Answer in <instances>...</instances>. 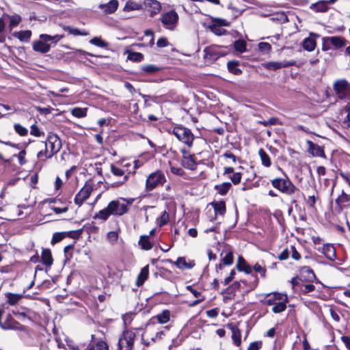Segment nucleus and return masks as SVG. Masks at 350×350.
Listing matches in <instances>:
<instances>
[{
  "label": "nucleus",
  "mask_w": 350,
  "mask_h": 350,
  "mask_svg": "<svg viewBox=\"0 0 350 350\" xmlns=\"http://www.w3.org/2000/svg\"><path fill=\"white\" fill-rule=\"evenodd\" d=\"M111 172L113 175L116 176H122L124 174V170L113 164L111 165Z\"/></svg>",
  "instance_id": "603ef678"
},
{
  "label": "nucleus",
  "mask_w": 350,
  "mask_h": 350,
  "mask_svg": "<svg viewBox=\"0 0 350 350\" xmlns=\"http://www.w3.org/2000/svg\"><path fill=\"white\" fill-rule=\"evenodd\" d=\"M170 263L175 265L180 269H192L196 263L193 260H187L185 257H178L176 261L172 260H168Z\"/></svg>",
  "instance_id": "dca6fc26"
},
{
  "label": "nucleus",
  "mask_w": 350,
  "mask_h": 350,
  "mask_svg": "<svg viewBox=\"0 0 350 350\" xmlns=\"http://www.w3.org/2000/svg\"><path fill=\"white\" fill-rule=\"evenodd\" d=\"M321 251L327 259L333 261L336 258V249L333 245H324L322 247Z\"/></svg>",
  "instance_id": "412c9836"
},
{
  "label": "nucleus",
  "mask_w": 350,
  "mask_h": 350,
  "mask_svg": "<svg viewBox=\"0 0 350 350\" xmlns=\"http://www.w3.org/2000/svg\"><path fill=\"white\" fill-rule=\"evenodd\" d=\"M225 255L222 257V262L224 265H230L233 263L234 257L231 250H226L221 252V256Z\"/></svg>",
  "instance_id": "c85d7f7f"
},
{
  "label": "nucleus",
  "mask_w": 350,
  "mask_h": 350,
  "mask_svg": "<svg viewBox=\"0 0 350 350\" xmlns=\"http://www.w3.org/2000/svg\"><path fill=\"white\" fill-rule=\"evenodd\" d=\"M213 208L215 215H223L226 212V204L224 201L213 203Z\"/></svg>",
  "instance_id": "c9c22d12"
},
{
  "label": "nucleus",
  "mask_w": 350,
  "mask_h": 350,
  "mask_svg": "<svg viewBox=\"0 0 350 350\" xmlns=\"http://www.w3.org/2000/svg\"><path fill=\"white\" fill-rule=\"evenodd\" d=\"M347 43V40L342 36L323 37L322 38V50L326 51L332 48L339 49L344 47Z\"/></svg>",
  "instance_id": "0eeeda50"
},
{
  "label": "nucleus",
  "mask_w": 350,
  "mask_h": 350,
  "mask_svg": "<svg viewBox=\"0 0 350 350\" xmlns=\"http://www.w3.org/2000/svg\"><path fill=\"white\" fill-rule=\"evenodd\" d=\"M258 154L260 157L262 164L267 167H269L271 162L269 156L266 153V152L262 148H260L258 150Z\"/></svg>",
  "instance_id": "f704fd0d"
},
{
  "label": "nucleus",
  "mask_w": 350,
  "mask_h": 350,
  "mask_svg": "<svg viewBox=\"0 0 350 350\" xmlns=\"http://www.w3.org/2000/svg\"><path fill=\"white\" fill-rule=\"evenodd\" d=\"M234 275H235V271L234 270H232L230 273V275L228 277H227L225 280H224V285H227L234 278Z\"/></svg>",
  "instance_id": "338daca9"
},
{
  "label": "nucleus",
  "mask_w": 350,
  "mask_h": 350,
  "mask_svg": "<svg viewBox=\"0 0 350 350\" xmlns=\"http://www.w3.org/2000/svg\"><path fill=\"white\" fill-rule=\"evenodd\" d=\"M206 313L208 317L215 318L218 315V310L217 308H214L207 310Z\"/></svg>",
  "instance_id": "69168bd1"
},
{
  "label": "nucleus",
  "mask_w": 350,
  "mask_h": 350,
  "mask_svg": "<svg viewBox=\"0 0 350 350\" xmlns=\"http://www.w3.org/2000/svg\"><path fill=\"white\" fill-rule=\"evenodd\" d=\"M90 42L92 44H94L95 46L101 47V48H105L107 46L108 44L103 40H102L100 38L95 37L90 40Z\"/></svg>",
  "instance_id": "c03bdc74"
},
{
  "label": "nucleus",
  "mask_w": 350,
  "mask_h": 350,
  "mask_svg": "<svg viewBox=\"0 0 350 350\" xmlns=\"http://www.w3.org/2000/svg\"><path fill=\"white\" fill-rule=\"evenodd\" d=\"M172 133L179 141L189 147L192 146L194 136L189 129L183 126H176L173 129Z\"/></svg>",
  "instance_id": "9d476101"
},
{
  "label": "nucleus",
  "mask_w": 350,
  "mask_h": 350,
  "mask_svg": "<svg viewBox=\"0 0 350 350\" xmlns=\"http://www.w3.org/2000/svg\"><path fill=\"white\" fill-rule=\"evenodd\" d=\"M262 347V342L260 341H256L252 342L248 348L247 350H259Z\"/></svg>",
  "instance_id": "13d9d810"
},
{
  "label": "nucleus",
  "mask_w": 350,
  "mask_h": 350,
  "mask_svg": "<svg viewBox=\"0 0 350 350\" xmlns=\"http://www.w3.org/2000/svg\"><path fill=\"white\" fill-rule=\"evenodd\" d=\"M3 306H0V327L3 329H16L22 330L23 327L17 321H16L10 314L6 316L4 321H1V317L4 314Z\"/></svg>",
  "instance_id": "f8f14e48"
},
{
  "label": "nucleus",
  "mask_w": 350,
  "mask_h": 350,
  "mask_svg": "<svg viewBox=\"0 0 350 350\" xmlns=\"http://www.w3.org/2000/svg\"><path fill=\"white\" fill-rule=\"evenodd\" d=\"M65 237V234L63 232H56L53 234L51 243L53 244L61 241Z\"/></svg>",
  "instance_id": "5fc2aeb1"
},
{
  "label": "nucleus",
  "mask_w": 350,
  "mask_h": 350,
  "mask_svg": "<svg viewBox=\"0 0 350 350\" xmlns=\"http://www.w3.org/2000/svg\"><path fill=\"white\" fill-rule=\"evenodd\" d=\"M149 274V267L148 265L144 267L141 271L139 274L137 276L136 284L137 286H141L144 284V282L147 280Z\"/></svg>",
  "instance_id": "b1692460"
},
{
  "label": "nucleus",
  "mask_w": 350,
  "mask_h": 350,
  "mask_svg": "<svg viewBox=\"0 0 350 350\" xmlns=\"http://www.w3.org/2000/svg\"><path fill=\"white\" fill-rule=\"evenodd\" d=\"M291 252H292V258L296 260H298L301 258L300 254L296 250L294 246H291Z\"/></svg>",
  "instance_id": "e2e57ef3"
},
{
  "label": "nucleus",
  "mask_w": 350,
  "mask_h": 350,
  "mask_svg": "<svg viewBox=\"0 0 350 350\" xmlns=\"http://www.w3.org/2000/svg\"><path fill=\"white\" fill-rule=\"evenodd\" d=\"M230 178L234 185L239 184L241 180V174L239 172L234 173Z\"/></svg>",
  "instance_id": "4d7b16f0"
},
{
  "label": "nucleus",
  "mask_w": 350,
  "mask_h": 350,
  "mask_svg": "<svg viewBox=\"0 0 350 350\" xmlns=\"http://www.w3.org/2000/svg\"><path fill=\"white\" fill-rule=\"evenodd\" d=\"M234 48L237 51L243 53L246 50V44L243 40H237L234 42Z\"/></svg>",
  "instance_id": "3c124183"
},
{
  "label": "nucleus",
  "mask_w": 350,
  "mask_h": 350,
  "mask_svg": "<svg viewBox=\"0 0 350 350\" xmlns=\"http://www.w3.org/2000/svg\"><path fill=\"white\" fill-rule=\"evenodd\" d=\"M228 70L236 75H239L241 73V70L238 68V64L236 62H229L228 63Z\"/></svg>",
  "instance_id": "ea45409f"
},
{
  "label": "nucleus",
  "mask_w": 350,
  "mask_h": 350,
  "mask_svg": "<svg viewBox=\"0 0 350 350\" xmlns=\"http://www.w3.org/2000/svg\"><path fill=\"white\" fill-rule=\"evenodd\" d=\"M178 15L174 10L165 12L161 18L163 26L168 30H174L178 21Z\"/></svg>",
  "instance_id": "9b49d317"
},
{
  "label": "nucleus",
  "mask_w": 350,
  "mask_h": 350,
  "mask_svg": "<svg viewBox=\"0 0 350 350\" xmlns=\"http://www.w3.org/2000/svg\"><path fill=\"white\" fill-rule=\"evenodd\" d=\"M289 256V252L287 249L284 250L278 256V258L281 260H286Z\"/></svg>",
  "instance_id": "0e129e2a"
},
{
  "label": "nucleus",
  "mask_w": 350,
  "mask_h": 350,
  "mask_svg": "<svg viewBox=\"0 0 350 350\" xmlns=\"http://www.w3.org/2000/svg\"><path fill=\"white\" fill-rule=\"evenodd\" d=\"M336 97L340 100H350V83L346 79H338L333 83Z\"/></svg>",
  "instance_id": "423d86ee"
},
{
  "label": "nucleus",
  "mask_w": 350,
  "mask_h": 350,
  "mask_svg": "<svg viewBox=\"0 0 350 350\" xmlns=\"http://www.w3.org/2000/svg\"><path fill=\"white\" fill-rule=\"evenodd\" d=\"M87 350H109L108 345L103 340L90 345Z\"/></svg>",
  "instance_id": "473e14b6"
},
{
  "label": "nucleus",
  "mask_w": 350,
  "mask_h": 350,
  "mask_svg": "<svg viewBox=\"0 0 350 350\" xmlns=\"http://www.w3.org/2000/svg\"><path fill=\"white\" fill-rule=\"evenodd\" d=\"M228 327L232 332V339L234 345L238 347L240 346L241 344V332L240 329L232 324H229Z\"/></svg>",
  "instance_id": "4be33fe9"
},
{
  "label": "nucleus",
  "mask_w": 350,
  "mask_h": 350,
  "mask_svg": "<svg viewBox=\"0 0 350 350\" xmlns=\"http://www.w3.org/2000/svg\"><path fill=\"white\" fill-rule=\"evenodd\" d=\"M30 134L36 137H40L44 133L40 131L36 124H33L31 126Z\"/></svg>",
  "instance_id": "6e6d98bb"
},
{
  "label": "nucleus",
  "mask_w": 350,
  "mask_h": 350,
  "mask_svg": "<svg viewBox=\"0 0 350 350\" xmlns=\"http://www.w3.org/2000/svg\"><path fill=\"white\" fill-rule=\"evenodd\" d=\"M254 270L255 272L258 273L261 277H266L267 270L265 266H262L259 263H256L254 266Z\"/></svg>",
  "instance_id": "a18cd8bd"
},
{
  "label": "nucleus",
  "mask_w": 350,
  "mask_h": 350,
  "mask_svg": "<svg viewBox=\"0 0 350 350\" xmlns=\"http://www.w3.org/2000/svg\"><path fill=\"white\" fill-rule=\"evenodd\" d=\"M14 131L21 136H25L27 134V129L20 124H14Z\"/></svg>",
  "instance_id": "de8ad7c7"
},
{
  "label": "nucleus",
  "mask_w": 350,
  "mask_h": 350,
  "mask_svg": "<svg viewBox=\"0 0 350 350\" xmlns=\"http://www.w3.org/2000/svg\"><path fill=\"white\" fill-rule=\"evenodd\" d=\"M135 333L131 330H125L118 339V350H132L135 340Z\"/></svg>",
  "instance_id": "1a4fd4ad"
},
{
  "label": "nucleus",
  "mask_w": 350,
  "mask_h": 350,
  "mask_svg": "<svg viewBox=\"0 0 350 350\" xmlns=\"http://www.w3.org/2000/svg\"><path fill=\"white\" fill-rule=\"evenodd\" d=\"M87 108L75 107L71 110V114L76 118H83L87 116Z\"/></svg>",
  "instance_id": "4c0bfd02"
},
{
  "label": "nucleus",
  "mask_w": 350,
  "mask_h": 350,
  "mask_svg": "<svg viewBox=\"0 0 350 350\" xmlns=\"http://www.w3.org/2000/svg\"><path fill=\"white\" fill-rule=\"evenodd\" d=\"M141 70L148 74H153L161 70L159 67H157L152 64L142 66Z\"/></svg>",
  "instance_id": "58836bf2"
},
{
  "label": "nucleus",
  "mask_w": 350,
  "mask_h": 350,
  "mask_svg": "<svg viewBox=\"0 0 350 350\" xmlns=\"http://www.w3.org/2000/svg\"><path fill=\"white\" fill-rule=\"evenodd\" d=\"M128 59L135 62H140L144 59V55L137 52H130L128 55Z\"/></svg>",
  "instance_id": "a19ab883"
},
{
  "label": "nucleus",
  "mask_w": 350,
  "mask_h": 350,
  "mask_svg": "<svg viewBox=\"0 0 350 350\" xmlns=\"http://www.w3.org/2000/svg\"><path fill=\"white\" fill-rule=\"evenodd\" d=\"M259 50L263 53H268L271 50V46L268 42H260L258 44Z\"/></svg>",
  "instance_id": "8fccbe9b"
},
{
  "label": "nucleus",
  "mask_w": 350,
  "mask_h": 350,
  "mask_svg": "<svg viewBox=\"0 0 350 350\" xmlns=\"http://www.w3.org/2000/svg\"><path fill=\"white\" fill-rule=\"evenodd\" d=\"M129 211L128 206L119 200L111 201L107 206L96 213L94 218L106 221L110 215L122 216Z\"/></svg>",
  "instance_id": "f03ea898"
},
{
  "label": "nucleus",
  "mask_w": 350,
  "mask_h": 350,
  "mask_svg": "<svg viewBox=\"0 0 350 350\" xmlns=\"http://www.w3.org/2000/svg\"><path fill=\"white\" fill-rule=\"evenodd\" d=\"M170 169L174 174L182 176L184 174L183 170L180 167L172 166Z\"/></svg>",
  "instance_id": "052dcab7"
},
{
  "label": "nucleus",
  "mask_w": 350,
  "mask_h": 350,
  "mask_svg": "<svg viewBox=\"0 0 350 350\" xmlns=\"http://www.w3.org/2000/svg\"><path fill=\"white\" fill-rule=\"evenodd\" d=\"M119 5L118 0H111L107 3L100 4L98 8L102 10L105 14H109L114 13Z\"/></svg>",
  "instance_id": "6ab92c4d"
},
{
  "label": "nucleus",
  "mask_w": 350,
  "mask_h": 350,
  "mask_svg": "<svg viewBox=\"0 0 350 350\" xmlns=\"http://www.w3.org/2000/svg\"><path fill=\"white\" fill-rule=\"evenodd\" d=\"M231 187L232 185L230 183L226 182L220 185H215V188L220 195L224 196L228 192Z\"/></svg>",
  "instance_id": "72a5a7b5"
},
{
  "label": "nucleus",
  "mask_w": 350,
  "mask_h": 350,
  "mask_svg": "<svg viewBox=\"0 0 350 350\" xmlns=\"http://www.w3.org/2000/svg\"><path fill=\"white\" fill-rule=\"evenodd\" d=\"M166 181L165 174L160 170L155 171L148 176L146 182V191H151Z\"/></svg>",
  "instance_id": "6e6552de"
},
{
  "label": "nucleus",
  "mask_w": 350,
  "mask_h": 350,
  "mask_svg": "<svg viewBox=\"0 0 350 350\" xmlns=\"http://www.w3.org/2000/svg\"><path fill=\"white\" fill-rule=\"evenodd\" d=\"M62 146V141L57 135L50 133L44 143V150L39 151L37 157L42 161L50 159L60 150Z\"/></svg>",
  "instance_id": "f257e3e1"
},
{
  "label": "nucleus",
  "mask_w": 350,
  "mask_h": 350,
  "mask_svg": "<svg viewBox=\"0 0 350 350\" xmlns=\"http://www.w3.org/2000/svg\"><path fill=\"white\" fill-rule=\"evenodd\" d=\"M210 28H211V30L215 35H217V36L223 35L224 33V32L226 31V30L224 29H223L221 26L217 25V24L212 25L210 27Z\"/></svg>",
  "instance_id": "09e8293b"
},
{
  "label": "nucleus",
  "mask_w": 350,
  "mask_h": 350,
  "mask_svg": "<svg viewBox=\"0 0 350 350\" xmlns=\"http://www.w3.org/2000/svg\"><path fill=\"white\" fill-rule=\"evenodd\" d=\"M146 5L149 8V11L152 16L158 14L161 9L160 2L157 0H146Z\"/></svg>",
  "instance_id": "5701e85b"
},
{
  "label": "nucleus",
  "mask_w": 350,
  "mask_h": 350,
  "mask_svg": "<svg viewBox=\"0 0 350 350\" xmlns=\"http://www.w3.org/2000/svg\"><path fill=\"white\" fill-rule=\"evenodd\" d=\"M311 8L316 12H325L328 10L327 1H319L311 5Z\"/></svg>",
  "instance_id": "2f4dec72"
},
{
  "label": "nucleus",
  "mask_w": 350,
  "mask_h": 350,
  "mask_svg": "<svg viewBox=\"0 0 350 350\" xmlns=\"http://www.w3.org/2000/svg\"><path fill=\"white\" fill-rule=\"evenodd\" d=\"M315 286L313 284H308L304 286V288L302 289V292L304 293H308L310 292H312L314 290Z\"/></svg>",
  "instance_id": "680f3d73"
},
{
  "label": "nucleus",
  "mask_w": 350,
  "mask_h": 350,
  "mask_svg": "<svg viewBox=\"0 0 350 350\" xmlns=\"http://www.w3.org/2000/svg\"><path fill=\"white\" fill-rule=\"evenodd\" d=\"M41 258L42 262L44 265L50 267L53 264V260L50 250L43 249L41 254Z\"/></svg>",
  "instance_id": "a878e982"
},
{
  "label": "nucleus",
  "mask_w": 350,
  "mask_h": 350,
  "mask_svg": "<svg viewBox=\"0 0 350 350\" xmlns=\"http://www.w3.org/2000/svg\"><path fill=\"white\" fill-rule=\"evenodd\" d=\"M63 38L61 35H55L53 36L48 34H41L40 40L33 42V49L40 53H48L51 49V45L48 42H54L56 44L59 40Z\"/></svg>",
  "instance_id": "20e7f679"
},
{
  "label": "nucleus",
  "mask_w": 350,
  "mask_h": 350,
  "mask_svg": "<svg viewBox=\"0 0 350 350\" xmlns=\"http://www.w3.org/2000/svg\"><path fill=\"white\" fill-rule=\"evenodd\" d=\"M308 152L312 156L325 157L324 149L322 146L313 143L311 141H308Z\"/></svg>",
  "instance_id": "aec40b11"
},
{
  "label": "nucleus",
  "mask_w": 350,
  "mask_h": 350,
  "mask_svg": "<svg viewBox=\"0 0 350 350\" xmlns=\"http://www.w3.org/2000/svg\"><path fill=\"white\" fill-rule=\"evenodd\" d=\"M64 29L66 31H68V32L70 34L74 35V36H85L88 35V33L85 31H81L77 28H74L70 26H65L64 27Z\"/></svg>",
  "instance_id": "e433bc0d"
},
{
  "label": "nucleus",
  "mask_w": 350,
  "mask_h": 350,
  "mask_svg": "<svg viewBox=\"0 0 350 350\" xmlns=\"http://www.w3.org/2000/svg\"><path fill=\"white\" fill-rule=\"evenodd\" d=\"M9 18H10L9 27L10 29H12V28L16 27L21 21V17L18 14L10 16H9Z\"/></svg>",
  "instance_id": "37998d69"
},
{
  "label": "nucleus",
  "mask_w": 350,
  "mask_h": 350,
  "mask_svg": "<svg viewBox=\"0 0 350 350\" xmlns=\"http://www.w3.org/2000/svg\"><path fill=\"white\" fill-rule=\"evenodd\" d=\"M7 303L10 306H14L23 298L20 294L9 293L6 294Z\"/></svg>",
  "instance_id": "c756f323"
},
{
  "label": "nucleus",
  "mask_w": 350,
  "mask_h": 350,
  "mask_svg": "<svg viewBox=\"0 0 350 350\" xmlns=\"http://www.w3.org/2000/svg\"><path fill=\"white\" fill-rule=\"evenodd\" d=\"M237 268L239 271H244L247 274L251 273L252 270V267L245 262L242 256H239L238 258Z\"/></svg>",
  "instance_id": "393cba45"
},
{
  "label": "nucleus",
  "mask_w": 350,
  "mask_h": 350,
  "mask_svg": "<svg viewBox=\"0 0 350 350\" xmlns=\"http://www.w3.org/2000/svg\"><path fill=\"white\" fill-rule=\"evenodd\" d=\"M12 313L21 321L24 322L32 321L33 312L24 308H16L12 310Z\"/></svg>",
  "instance_id": "4468645a"
},
{
  "label": "nucleus",
  "mask_w": 350,
  "mask_h": 350,
  "mask_svg": "<svg viewBox=\"0 0 350 350\" xmlns=\"http://www.w3.org/2000/svg\"><path fill=\"white\" fill-rule=\"evenodd\" d=\"M169 42L165 38H160L157 42V45L158 47H165L168 46Z\"/></svg>",
  "instance_id": "bf43d9fd"
},
{
  "label": "nucleus",
  "mask_w": 350,
  "mask_h": 350,
  "mask_svg": "<svg viewBox=\"0 0 350 350\" xmlns=\"http://www.w3.org/2000/svg\"><path fill=\"white\" fill-rule=\"evenodd\" d=\"M139 244L142 249L145 250H150L152 247V243L150 241L148 235L141 236Z\"/></svg>",
  "instance_id": "7c9ffc66"
},
{
  "label": "nucleus",
  "mask_w": 350,
  "mask_h": 350,
  "mask_svg": "<svg viewBox=\"0 0 350 350\" xmlns=\"http://www.w3.org/2000/svg\"><path fill=\"white\" fill-rule=\"evenodd\" d=\"M94 190V185L91 181H87L85 185L77 193L75 198V203L81 206L86 200Z\"/></svg>",
  "instance_id": "ddd939ff"
},
{
  "label": "nucleus",
  "mask_w": 350,
  "mask_h": 350,
  "mask_svg": "<svg viewBox=\"0 0 350 350\" xmlns=\"http://www.w3.org/2000/svg\"><path fill=\"white\" fill-rule=\"evenodd\" d=\"M341 340L345 344V347L350 350V337L347 336H343L341 337Z\"/></svg>",
  "instance_id": "774afa93"
},
{
  "label": "nucleus",
  "mask_w": 350,
  "mask_h": 350,
  "mask_svg": "<svg viewBox=\"0 0 350 350\" xmlns=\"http://www.w3.org/2000/svg\"><path fill=\"white\" fill-rule=\"evenodd\" d=\"M296 62L294 60L291 61H283L281 62H267L264 64L265 68L268 70H278L282 68H288L292 66L295 65Z\"/></svg>",
  "instance_id": "2eb2a0df"
},
{
  "label": "nucleus",
  "mask_w": 350,
  "mask_h": 350,
  "mask_svg": "<svg viewBox=\"0 0 350 350\" xmlns=\"http://www.w3.org/2000/svg\"><path fill=\"white\" fill-rule=\"evenodd\" d=\"M183 159L182 164L187 169L193 170L196 169V163L192 155H191L186 150H182Z\"/></svg>",
  "instance_id": "f3484780"
},
{
  "label": "nucleus",
  "mask_w": 350,
  "mask_h": 350,
  "mask_svg": "<svg viewBox=\"0 0 350 350\" xmlns=\"http://www.w3.org/2000/svg\"><path fill=\"white\" fill-rule=\"evenodd\" d=\"M317 198H318L314 195L308 196V198L305 200L307 206L310 208L315 209V204H316Z\"/></svg>",
  "instance_id": "49530a36"
},
{
  "label": "nucleus",
  "mask_w": 350,
  "mask_h": 350,
  "mask_svg": "<svg viewBox=\"0 0 350 350\" xmlns=\"http://www.w3.org/2000/svg\"><path fill=\"white\" fill-rule=\"evenodd\" d=\"M107 238L111 244H114L118 240V235L116 232L111 231L107 234Z\"/></svg>",
  "instance_id": "864d4df0"
},
{
  "label": "nucleus",
  "mask_w": 350,
  "mask_h": 350,
  "mask_svg": "<svg viewBox=\"0 0 350 350\" xmlns=\"http://www.w3.org/2000/svg\"><path fill=\"white\" fill-rule=\"evenodd\" d=\"M319 36L314 33H310V36L305 38L302 42L303 48L308 51H312L317 46L316 38Z\"/></svg>",
  "instance_id": "a211bd4d"
},
{
  "label": "nucleus",
  "mask_w": 350,
  "mask_h": 350,
  "mask_svg": "<svg viewBox=\"0 0 350 350\" xmlns=\"http://www.w3.org/2000/svg\"><path fill=\"white\" fill-rule=\"evenodd\" d=\"M13 36L21 42H28L31 36V31L30 30L16 31Z\"/></svg>",
  "instance_id": "cd10ccee"
},
{
  "label": "nucleus",
  "mask_w": 350,
  "mask_h": 350,
  "mask_svg": "<svg viewBox=\"0 0 350 350\" xmlns=\"http://www.w3.org/2000/svg\"><path fill=\"white\" fill-rule=\"evenodd\" d=\"M271 182L274 188L288 196L293 195L297 189L288 178H276L271 180Z\"/></svg>",
  "instance_id": "39448f33"
},
{
  "label": "nucleus",
  "mask_w": 350,
  "mask_h": 350,
  "mask_svg": "<svg viewBox=\"0 0 350 350\" xmlns=\"http://www.w3.org/2000/svg\"><path fill=\"white\" fill-rule=\"evenodd\" d=\"M157 221L160 227L167 224L169 221V213L166 211H163Z\"/></svg>",
  "instance_id": "79ce46f5"
},
{
  "label": "nucleus",
  "mask_w": 350,
  "mask_h": 350,
  "mask_svg": "<svg viewBox=\"0 0 350 350\" xmlns=\"http://www.w3.org/2000/svg\"><path fill=\"white\" fill-rule=\"evenodd\" d=\"M171 313L168 310H163L154 317L160 324H165L170 321Z\"/></svg>",
  "instance_id": "bb28decb"
},
{
  "label": "nucleus",
  "mask_w": 350,
  "mask_h": 350,
  "mask_svg": "<svg viewBox=\"0 0 350 350\" xmlns=\"http://www.w3.org/2000/svg\"><path fill=\"white\" fill-rule=\"evenodd\" d=\"M261 302L266 306H272V312L274 313H280L286 308L288 297L286 294L279 293H271L263 296Z\"/></svg>",
  "instance_id": "7ed1b4c3"
}]
</instances>
